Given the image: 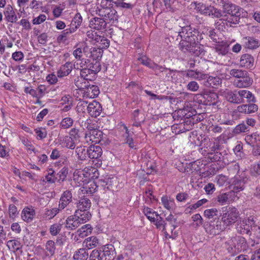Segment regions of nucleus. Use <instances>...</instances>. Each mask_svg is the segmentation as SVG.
Listing matches in <instances>:
<instances>
[{
  "mask_svg": "<svg viewBox=\"0 0 260 260\" xmlns=\"http://www.w3.org/2000/svg\"><path fill=\"white\" fill-rule=\"evenodd\" d=\"M116 180L114 178L105 177L103 179L99 180L98 183L99 186L106 191L113 189L114 183H116Z\"/></svg>",
  "mask_w": 260,
  "mask_h": 260,
  "instance_id": "18",
  "label": "nucleus"
},
{
  "mask_svg": "<svg viewBox=\"0 0 260 260\" xmlns=\"http://www.w3.org/2000/svg\"><path fill=\"white\" fill-rule=\"evenodd\" d=\"M221 222L224 225L225 228L236 222L239 216V213L238 210L234 207H224L222 208L221 213Z\"/></svg>",
  "mask_w": 260,
  "mask_h": 260,
  "instance_id": "4",
  "label": "nucleus"
},
{
  "mask_svg": "<svg viewBox=\"0 0 260 260\" xmlns=\"http://www.w3.org/2000/svg\"><path fill=\"white\" fill-rule=\"evenodd\" d=\"M18 212L17 207L13 204H11L9 207V217L12 219H14L18 215Z\"/></svg>",
  "mask_w": 260,
  "mask_h": 260,
  "instance_id": "63",
  "label": "nucleus"
},
{
  "mask_svg": "<svg viewBox=\"0 0 260 260\" xmlns=\"http://www.w3.org/2000/svg\"><path fill=\"white\" fill-rule=\"evenodd\" d=\"M89 254L86 248H82L77 250L73 255L74 260H87Z\"/></svg>",
  "mask_w": 260,
  "mask_h": 260,
  "instance_id": "34",
  "label": "nucleus"
},
{
  "mask_svg": "<svg viewBox=\"0 0 260 260\" xmlns=\"http://www.w3.org/2000/svg\"><path fill=\"white\" fill-rule=\"evenodd\" d=\"M225 246L232 255H235L240 251L246 250L248 245L244 237L235 236L227 240L225 242Z\"/></svg>",
  "mask_w": 260,
  "mask_h": 260,
  "instance_id": "2",
  "label": "nucleus"
},
{
  "mask_svg": "<svg viewBox=\"0 0 260 260\" xmlns=\"http://www.w3.org/2000/svg\"><path fill=\"white\" fill-rule=\"evenodd\" d=\"M45 179L48 183H53L57 179V177L55 176L54 171L52 169H49L47 175L45 176Z\"/></svg>",
  "mask_w": 260,
  "mask_h": 260,
  "instance_id": "53",
  "label": "nucleus"
},
{
  "mask_svg": "<svg viewBox=\"0 0 260 260\" xmlns=\"http://www.w3.org/2000/svg\"><path fill=\"white\" fill-rule=\"evenodd\" d=\"M238 90H228L224 93V97L225 99L230 103L239 104V100L238 96Z\"/></svg>",
  "mask_w": 260,
  "mask_h": 260,
  "instance_id": "27",
  "label": "nucleus"
},
{
  "mask_svg": "<svg viewBox=\"0 0 260 260\" xmlns=\"http://www.w3.org/2000/svg\"><path fill=\"white\" fill-rule=\"evenodd\" d=\"M89 25L91 28L101 30L106 27L107 23L103 18L95 17L90 20Z\"/></svg>",
  "mask_w": 260,
  "mask_h": 260,
  "instance_id": "21",
  "label": "nucleus"
},
{
  "mask_svg": "<svg viewBox=\"0 0 260 260\" xmlns=\"http://www.w3.org/2000/svg\"><path fill=\"white\" fill-rule=\"evenodd\" d=\"M156 226L158 229H162V231L164 232L166 237L169 236L171 238V236L169 235L167 232V223L165 222V221L163 220V218L160 216L159 214H157L154 219L151 221Z\"/></svg>",
  "mask_w": 260,
  "mask_h": 260,
  "instance_id": "20",
  "label": "nucleus"
},
{
  "mask_svg": "<svg viewBox=\"0 0 260 260\" xmlns=\"http://www.w3.org/2000/svg\"><path fill=\"white\" fill-rule=\"evenodd\" d=\"M104 260H112L115 257V248L112 245H108L104 246L103 250H102Z\"/></svg>",
  "mask_w": 260,
  "mask_h": 260,
  "instance_id": "24",
  "label": "nucleus"
},
{
  "mask_svg": "<svg viewBox=\"0 0 260 260\" xmlns=\"http://www.w3.org/2000/svg\"><path fill=\"white\" fill-rule=\"evenodd\" d=\"M251 175L257 177L260 175V164H254L250 169Z\"/></svg>",
  "mask_w": 260,
  "mask_h": 260,
  "instance_id": "64",
  "label": "nucleus"
},
{
  "mask_svg": "<svg viewBox=\"0 0 260 260\" xmlns=\"http://www.w3.org/2000/svg\"><path fill=\"white\" fill-rule=\"evenodd\" d=\"M89 260H103V255L102 250L99 249L93 250L89 255Z\"/></svg>",
  "mask_w": 260,
  "mask_h": 260,
  "instance_id": "42",
  "label": "nucleus"
},
{
  "mask_svg": "<svg viewBox=\"0 0 260 260\" xmlns=\"http://www.w3.org/2000/svg\"><path fill=\"white\" fill-rule=\"evenodd\" d=\"M185 76L198 80L205 79L207 75L199 71H195L192 70H187L185 74Z\"/></svg>",
  "mask_w": 260,
  "mask_h": 260,
  "instance_id": "30",
  "label": "nucleus"
},
{
  "mask_svg": "<svg viewBox=\"0 0 260 260\" xmlns=\"http://www.w3.org/2000/svg\"><path fill=\"white\" fill-rule=\"evenodd\" d=\"M73 66L72 62H67L65 64L62 65L57 71V76L59 78H62L68 76L71 72Z\"/></svg>",
  "mask_w": 260,
  "mask_h": 260,
  "instance_id": "26",
  "label": "nucleus"
},
{
  "mask_svg": "<svg viewBox=\"0 0 260 260\" xmlns=\"http://www.w3.org/2000/svg\"><path fill=\"white\" fill-rule=\"evenodd\" d=\"M143 213L151 222L158 214L157 212L149 207H144L143 208Z\"/></svg>",
  "mask_w": 260,
  "mask_h": 260,
  "instance_id": "44",
  "label": "nucleus"
},
{
  "mask_svg": "<svg viewBox=\"0 0 260 260\" xmlns=\"http://www.w3.org/2000/svg\"><path fill=\"white\" fill-rule=\"evenodd\" d=\"M68 174V169L66 167L62 168L56 174L58 181H63Z\"/></svg>",
  "mask_w": 260,
  "mask_h": 260,
  "instance_id": "55",
  "label": "nucleus"
},
{
  "mask_svg": "<svg viewBox=\"0 0 260 260\" xmlns=\"http://www.w3.org/2000/svg\"><path fill=\"white\" fill-rule=\"evenodd\" d=\"M4 14L5 19L8 22L11 23L15 22L18 19L15 12L11 6H8L7 7L6 11L4 12Z\"/></svg>",
  "mask_w": 260,
  "mask_h": 260,
  "instance_id": "33",
  "label": "nucleus"
},
{
  "mask_svg": "<svg viewBox=\"0 0 260 260\" xmlns=\"http://www.w3.org/2000/svg\"><path fill=\"white\" fill-rule=\"evenodd\" d=\"M198 140L200 142L197 145L203 146L205 148L204 151L207 153V155H212L213 153L221 149V145L219 138L213 141H210V139L205 136H200L198 138Z\"/></svg>",
  "mask_w": 260,
  "mask_h": 260,
  "instance_id": "3",
  "label": "nucleus"
},
{
  "mask_svg": "<svg viewBox=\"0 0 260 260\" xmlns=\"http://www.w3.org/2000/svg\"><path fill=\"white\" fill-rule=\"evenodd\" d=\"M60 210H61L59 208H54L52 209H46L44 214V218L46 219H50L53 218Z\"/></svg>",
  "mask_w": 260,
  "mask_h": 260,
  "instance_id": "41",
  "label": "nucleus"
},
{
  "mask_svg": "<svg viewBox=\"0 0 260 260\" xmlns=\"http://www.w3.org/2000/svg\"><path fill=\"white\" fill-rule=\"evenodd\" d=\"M86 80L82 77H78L75 79V84L76 86L79 89H85L86 87L88 82H86Z\"/></svg>",
  "mask_w": 260,
  "mask_h": 260,
  "instance_id": "48",
  "label": "nucleus"
},
{
  "mask_svg": "<svg viewBox=\"0 0 260 260\" xmlns=\"http://www.w3.org/2000/svg\"><path fill=\"white\" fill-rule=\"evenodd\" d=\"M209 86L212 88H217L222 83V79L218 77L209 76L207 80Z\"/></svg>",
  "mask_w": 260,
  "mask_h": 260,
  "instance_id": "40",
  "label": "nucleus"
},
{
  "mask_svg": "<svg viewBox=\"0 0 260 260\" xmlns=\"http://www.w3.org/2000/svg\"><path fill=\"white\" fill-rule=\"evenodd\" d=\"M96 43H99L100 47L102 48H107L109 46L110 41L106 37L100 36V39H99Z\"/></svg>",
  "mask_w": 260,
  "mask_h": 260,
  "instance_id": "58",
  "label": "nucleus"
},
{
  "mask_svg": "<svg viewBox=\"0 0 260 260\" xmlns=\"http://www.w3.org/2000/svg\"><path fill=\"white\" fill-rule=\"evenodd\" d=\"M78 60H80V62L76 61L73 64L74 69L80 71L81 69L86 68L87 64L89 62V59L82 58Z\"/></svg>",
  "mask_w": 260,
  "mask_h": 260,
  "instance_id": "47",
  "label": "nucleus"
},
{
  "mask_svg": "<svg viewBox=\"0 0 260 260\" xmlns=\"http://www.w3.org/2000/svg\"><path fill=\"white\" fill-rule=\"evenodd\" d=\"M254 58L249 54H245L241 56L240 64L242 67L250 69L253 66Z\"/></svg>",
  "mask_w": 260,
  "mask_h": 260,
  "instance_id": "23",
  "label": "nucleus"
},
{
  "mask_svg": "<svg viewBox=\"0 0 260 260\" xmlns=\"http://www.w3.org/2000/svg\"><path fill=\"white\" fill-rule=\"evenodd\" d=\"M92 74L95 75L96 74L94 72H92L91 71L87 69L86 68H84L83 69H81V70H80V76L86 80H90L89 76Z\"/></svg>",
  "mask_w": 260,
  "mask_h": 260,
  "instance_id": "60",
  "label": "nucleus"
},
{
  "mask_svg": "<svg viewBox=\"0 0 260 260\" xmlns=\"http://www.w3.org/2000/svg\"><path fill=\"white\" fill-rule=\"evenodd\" d=\"M253 83L252 79L249 77L248 73L241 78L235 80L233 85L237 88H246L250 86Z\"/></svg>",
  "mask_w": 260,
  "mask_h": 260,
  "instance_id": "13",
  "label": "nucleus"
},
{
  "mask_svg": "<svg viewBox=\"0 0 260 260\" xmlns=\"http://www.w3.org/2000/svg\"><path fill=\"white\" fill-rule=\"evenodd\" d=\"M218 214V211L216 208H212L210 209H206L204 211V215L208 218H213Z\"/></svg>",
  "mask_w": 260,
  "mask_h": 260,
  "instance_id": "62",
  "label": "nucleus"
},
{
  "mask_svg": "<svg viewBox=\"0 0 260 260\" xmlns=\"http://www.w3.org/2000/svg\"><path fill=\"white\" fill-rule=\"evenodd\" d=\"M73 124V120L70 117H66L61 120L60 123V126L61 128L67 129L71 127Z\"/></svg>",
  "mask_w": 260,
  "mask_h": 260,
  "instance_id": "51",
  "label": "nucleus"
},
{
  "mask_svg": "<svg viewBox=\"0 0 260 260\" xmlns=\"http://www.w3.org/2000/svg\"><path fill=\"white\" fill-rule=\"evenodd\" d=\"M63 141H64V146L67 148L71 149H74L75 148V144L72 138L66 136L63 139Z\"/></svg>",
  "mask_w": 260,
  "mask_h": 260,
  "instance_id": "61",
  "label": "nucleus"
},
{
  "mask_svg": "<svg viewBox=\"0 0 260 260\" xmlns=\"http://www.w3.org/2000/svg\"><path fill=\"white\" fill-rule=\"evenodd\" d=\"M166 220L168 221L169 224L170 225V228L168 229L167 230L171 232V233H173V231L177 227V219L174 217V216L172 214H170L166 218Z\"/></svg>",
  "mask_w": 260,
  "mask_h": 260,
  "instance_id": "43",
  "label": "nucleus"
},
{
  "mask_svg": "<svg viewBox=\"0 0 260 260\" xmlns=\"http://www.w3.org/2000/svg\"><path fill=\"white\" fill-rule=\"evenodd\" d=\"M247 73L248 72L245 70L234 69L231 70L229 73L231 76L239 79V78H241L245 75H246Z\"/></svg>",
  "mask_w": 260,
  "mask_h": 260,
  "instance_id": "45",
  "label": "nucleus"
},
{
  "mask_svg": "<svg viewBox=\"0 0 260 260\" xmlns=\"http://www.w3.org/2000/svg\"><path fill=\"white\" fill-rule=\"evenodd\" d=\"M87 102L82 101L78 103L77 109H80L81 107H86L89 114L93 117L99 116L102 111V107L100 103L96 101H93L88 104Z\"/></svg>",
  "mask_w": 260,
  "mask_h": 260,
  "instance_id": "9",
  "label": "nucleus"
},
{
  "mask_svg": "<svg viewBox=\"0 0 260 260\" xmlns=\"http://www.w3.org/2000/svg\"><path fill=\"white\" fill-rule=\"evenodd\" d=\"M203 97L206 99L207 105L216 106L217 107L220 104L218 99V94L214 92H205L203 93Z\"/></svg>",
  "mask_w": 260,
  "mask_h": 260,
  "instance_id": "16",
  "label": "nucleus"
},
{
  "mask_svg": "<svg viewBox=\"0 0 260 260\" xmlns=\"http://www.w3.org/2000/svg\"><path fill=\"white\" fill-rule=\"evenodd\" d=\"M244 184L243 181L236 179L234 180V183L231 185L232 190L230 191L234 192L236 194L237 192L244 189Z\"/></svg>",
  "mask_w": 260,
  "mask_h": 260,
  "instance_id": "37",
  "label": "nucleus"
},
{
  "mask_svg": "<svg viewBox=\"0 0 260 260\" xmlns=\"http://www.w3.org/2000/svg\"><path fill=\"white\" fill-rule=\"evenodd\" d=\"M87 40L91 42L93 44L96 43L99 39H100V36L97 34L96 32H94L92 30H88L86 32Z\"/></svg>",
  "mask_w": 260,
  "mask_h": 260,
  "instance_id": "46",
  "label": "nucleus"
},
{
  "mask_svg": "<svg viewBox=\"0 0 260 260\" xmlns=\"http://www.w3.org/2000/svg\"><path fill=\"white\" fill-rule=\"evenodd\" d=\"M237 110L239 113L248 114L256 112L258 110V106L254 103H249L248 104L238 106Z\"/></svg>",
  "mask_w": 260,
  "mask_h": 260,
  "instance_id": "15",
  "label": "nucleus"
},
{
  "mask_svg": "<svg viewBox=\"0 0 260 260\" xmlns=\"http://www.w3.org/2000/svg\"><path fill=\"white\" fill-rule=\"evenodd\" d=\"M236 230L239 234H249L252 229L249 224H247V220H242L237 222Z\"/></svg>",
  "mask_w": 260,
  "mask_h": 260,
  "instance_id": "28",
  "label": "nucleus"
},
{
  "mask_svg": "<svg viewBox=\"0 0 260 260\" xmlns=\"http://www.w3.org/2000/svg\"><path fill=\"white\" fill-rule=\"evenodd\" d=\"M88 220L82 215L78 214V212H75L74 215L69 216L66 220L64 228L68 231H73Z\"/></svg>",
  "mask_w": 260,
  "mask_h": 260,
  "instance_id": "7",
  "label": "nucleus"
},
{
  "mask_svg": "<svg viewBox=\"0 0 260 260\" xmlns=\"http://www.w3.org/2000/svg\"><path fill=\"white\" fill-rule=\"evenodd\" d=\"M91 226L89 224H87L82 226L80 229L77 231V235L80 237L87 236L88 233L91 232Z\"/></svg>",
  "mask_w": 260,
  "mask_h": 260,
  "instance_id": "38",
  "label": "nucleus"
},
{
  "mask_svg": "<svg viewBox=\"0 0 260 260\" xmlns=\"http://www.w3.org/2000/svg\"><path fill=\"white\" fill-rule=\"evenodd\" d=\"M82 22V17L79 13H77L73 18L70 26L72 29V31H76L80 26Z\"/></svg>",
  "mask_w": 260,
  "mask_h": 260,
  "instance_id": "36",
  "label": "nucleus"
},
{
  "mask_svg": "<svg viewBox=\"0 0 260 260\" xmlns=\"http://www.w3.org/2000/svg\"><path fill=\"white\" fill-rule=\"evenodd\" d=\"M238 94L240 104L244 103L245 99H246L247 103H255L256 102L254 94L249 90H238Z\"/></svg>",
  "mask_w": 260,
  "mask_h": 260,
  "instance_id": "14",
  "label": "nucleus"
},
{
  "mask_svg": "<svg viewBox=\"0 0 260 260\" xmlns=\"http://www.w3.org/2000/svg\"><path fill=\"white\" fill-rule=\"evenodd\" d=\"M182 40H187L189 41H199L201 39V35L199 31L191 27L190 25L184 26H180L178 31V36Z\"/></svg>",
  "mask_w": 260,
  "mask_h": 260,
  "instance_id": "6",
  "label": "nucleus"
},
{
  "mask_svg": "<svg viewBox=\"0 0 260 260\" xmlns=\"http://www.w3.org/2000/svg\"><path fill=\"white\" fill-rule=\"evenodd\" d=\"M244 41V47L249 49H255L260 46L259 41L253 37H245L243 38Z\"/></svg>",
  "mask_w": 260,
  "mask_h": 260,
  "instance_id": "22",
  "label": "nucleus"
},
{
  "mask_svg": "<svg viewBox=\"0 0 260 260\" xmlns=\"http://www.w3.org/2000/svg\"><path fill=\"white\" fill-rule=\"evenodd\" d=\"M89 135H90V140H92V138H93L94 139H97V140L94 141L95 142H97L101 141L102 136H103V133L102 131L97 129L96 128L92 132H89Z\"/></svg>",
  "mask_w": 260,
  "mask_h": 260,
  "instance_id": "50",
  "label": "nucleus"
},
{
  "mask_svg": "<svg viewBox=\"0 0 260 260\" xmlns=\"http://www.w3.org/2000/svg\"><path fill=\"white\" fill-rule=\"evenodd\" d=\"M206 232L212 236L219 234L225 229L224 225L222 224L221 221L218 219L211 222H205L204 225Z\"/></svg>",
  "mask_w": 260,
  "mask_h": 260,
  "instance_id": "10",
  "label": "nucleus"
},
{
  "mask_svg": "<svg viewBox=\"0 0 260 260\" xmlns=\"http://www.w3.org/2000/svg\"><path fill=\"white\" fill-rule=\"evenodd\" d=\"M35 215V211L32 207H26L21 213L22 219L27 222H31Z\"/></svg>",
  "mask_w": 260,
  "mask_h": 260,
  "instance_id": "25",
  "label": "nucleus"
},
{
  "mask_svg": "<svg viewBox=\"0 0 260 260\" xmlns=\"http://www.w3.org/2000/svg\"><path fill=\"white\" fill-rule=\"evenodd\" d=\"M7 246L10 249L17 250L20 248V243L16 240H11L8 241Z\"/></svg>",
  "mask_w": 260,
  "mask_h": 260,
  "instance_id": "59",
  "label": "nucleus"
},
{
  "mask_svg": "<svg viewBox=\"0 0 260 260\" xmlns=\"http://www.w3.org/2000/svg\"><path fill=\"white\" fill-rule=\"evenodd\" d=\"M236 198H237V194L230 191L227 192L220 193L217 196L215 201L220 205H224L230 204L235 200Z\"/></svg>",
  "mask_w": 260,
  "mask_h": 260,
  "instance_id": "11",
  "label": "nucleus"
},
{
  "mask_svg": "<svg viewBox=\"0 0 260 260\" xmlns=\"http://www.w3.org/2000/svg\"><path fill=\"white\" fill-rule=\"evenodd\" d=\"M199 41L181 40L179 45L180 49L184 53H190L194 56H199L203 53V49L199 44Z\"/></svg>",
  "mask_w": 260,
  "mask_h": 260,
  "instance_id": "5",
  "label": "nucleus"
},
{
  "mask_svg": "<svg viewBox=\"0 0 260 260\" xmlns=\"http://www.w3.org/2000/svg\"><path fill=\"white\" fill-rule=\"evenodd\" d=\"M88 157L92 159H96L98 162L101 160L103 151L102 148L98 145H91L88 148Z\"/></svg>",
  "mask_w": 260,
  "mask_h": 260,
  "instance_id": "19",
  "label": "nucleus"
},
{
  "mask_svg": "<svg viewBox=\"0 0 260 260\" xmlns=\"http://www.w3.org/2000/svg\"><path fill=\"white\" fill-rule=\"evenodd\" d=\"M162 205L164 208L168 210H172L175 207V203L174 199L167 196L161 198Z\"/></svg>",
  "mask_w": 260,
  "mask_h": 260,
  "instance_id": "31",
  "label": "nucleus"
},
{
  "mask_svg": "<svg viewBox=\"0 0 260 260\" xmlns=\"http://www.w3.org/2000/svg\"><path fill=\"white\" fill-rule=\"evenodd\" d=\"M248 131L249 127L243 122L237 125L234 129L233 132L235 134H239L241 133H245Z\"/></svg>",
  "mask_w": 260,
  "mask_h": 260,
  "instance_id": "49",
  "label": "nucleus"
},
{
  "mask_svg": "<svg viewBox=\"0 0 260 260\" xmlns=\"http://www.w3.org/2000/svg\"><path fill=\"white\" fill-rule=\"evenodd\" d=\"M84 93L85 95L89 98H94L100 93L99 87L94 85H87L85 88Z\"/></svg>",
  "mask_w": 260,
  "mask_h": 260,
  "instance_id": "29",
  "label": "nucleus"
},
{
  "mask_svg": "<svg viewBox=\"0 0 260 260\" xmlns=\"http://www.w3.org/2000/svg\"><path fill=\"white\" fill-rule=\"evenodd\" d=\"M86 68L97 74L101 70V65L99 60L89 59V62L87 64Z\"/></svg>",
  "mask_w": 260,
  "mask_h": 260,
  "instance_id": "32",
  "label": "nucleus"
},
{
  "mask_svg": "<svg viewBox=\"0 0 260 260\" xmlns=\"http://www.w3.org/2000/svg\"><path fill=\"white\" fill-rule=\"evenodd\" d=\"M100 15L106 20H117L118 15L117 11L112 8L103 7L99 10Z\"/></svg>",
  "mask_w": 260,
  "mask_h": 260,
  "instance_id": "12",
  "label": "nucleus"
},
{
  "mask_svg": "<svg viewBox=\"0 0 260 260\" xmlns=\"http://www.w3.org/2000/svg\"><path fill=\"white\" fill-rule=\"evenodd\" d=\"M223 13L224 14L221 20L229 27H233L234 25L238 24L240 18L245 15V12L242 8L230 3L224 6Z\"/></svg>",
  "mask_w": 260,
  "mask_h": 260,
  "instance_id": "1",
  "label": "nucleus"
},
{
  "mask_svg": "<svg viewBox=\"0 0 260 260\" xmlns=\"http://www.w3.org/2000/svg\"><path fill=\"white\" fill-rule=\"evenodd\" d=\"M76 153L80 160H85L88 156V149H86L85 146H79L76 149Z\"/></svg>",
  "mask_w": 260,
  "mask_h": 260,
  "instance_id": "39",
  "label": "nucleus"
},
{
  "mask_svg": "<svg viewBox=\"0 0 260 260\" xmlns=\"http://www.w3.org/2000/svg\"><path fill=\"white\" fill-rule=\"evenodd\" d=\"M138 60L143 65L149 68H151L152 64L154 63V62L152 61L150 58L144 55L138 58Z\"/></svg>",
  "mask_w": 260,
  "mask_h": 260,
  "instance_id": "56",
  "label": "nucleus"
},
{
  "mask_svg": "<svg viewBox=\"0 0 260 260\" xmlns=\"http://www.w3.org/2000/svg\"><path fill=\"white\" fill-rule=\"evenodd\" d=\"M76 204L77 209L75 212H78V214L82 215L83 217L89 220L91 217V214L89 211L91 206L90 200L84 196L83 198H81Z\"/></svg>",
  "mask_w": 260,
  "mask_h": 260,
  "instance_id": "8",
  "label": "nucleus"
},
{
  "mask_svg": "<svg viewBox=\"0 0 260 260\" xmlns=\"http://www.w3.org/2000/svg\"><path fill=\"white\" fill-rule=\"evenodd\" d=\"M46 249L48 252V255H53L55 252V243L52 240H49L46 244Z\"/></svg>",
  "mask_w": 260,
  "mask_h": 260,
  "instance_id": "57",
  "label": "nucleus"
},
{
  "mask_svg": "<svg viewBox=\"0 0 260 260\" xmlns=\"http://www.w3.org/2000/svg\"><path fill=\"white\" fill-rule=\"evenodd\" d=\"M99 239L95 236H91L87 238L83 242L85 247L89 249H91L96 247L99 245Z\"/></svg>",
  "mask_w": 260,
  "mask_h": 260,
  "instance_id": "35",
  "label": "nucleus"
},
{
  "mask_svg": "<svg viewBox=\"0 0 260 260\" xmlns=\"http://www.w3.org/2000/svg\"><path fill=\"white\" fill-rule=\"evenodd\" d=\"M72 201V193L71 190H67L62 193L59 202L58 207L61 210L64 209Z\"/></svg>",
  "mask_w": 260,
  "mask_h": 260,
  "instance_id": "17",
  "label": "nucleus"
},
{
  "mask_svg": "<svg viewBox=\"0 0 260 260\" xmlns=\"http://www.w3.org/2000/svg\"><path fill=\"white\" fill-rule=\"evenodd\" d=\"M99 186V185H98L95 182H91L88 183L87 186L84 188L85 189L87 193L92 194L97 190Z\"/></svg>",
  "mask_w": 260,
  "mask_h": 260,
  "instance_id": "54",
  "label": "nucleus"
},
{
  "mask_svg": "<svg viewBox=\"0 0 260 260\" xmlns=\"http://www.w3.org/2000/svg\"><path fill=\"white\" fill-rule=\"evenodd\" d=\"M62 224L60 223H56L51 225L49 229V231L51 235L56 236L61 231Z\"/></svg>",
  "mask_w": 260,
  "mask_h": 260,
  "instance_id": "52",
  "label": "nucleus"
}]
</instances>
